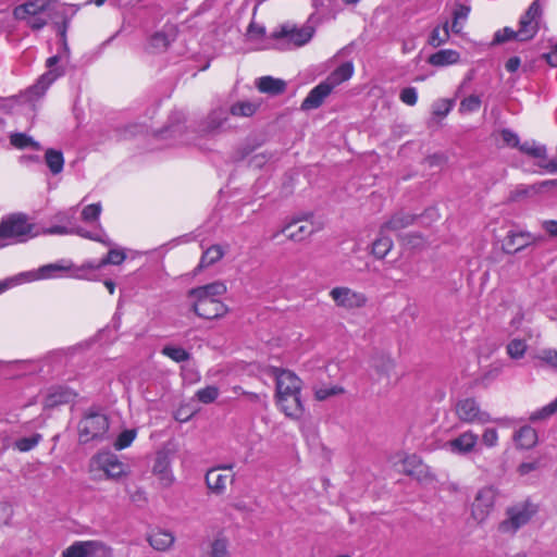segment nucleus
<instances>
[{
  "label": "nucleus",
  "instance_id": "obj_53",
  "mask_svg": "<svg viewBox=\"0 0 557 557\" xmlns=\"http://www.w3.org/2000/svg\"><path fill=\"white\" fill-rule=\"evenodd\" d=\"M517 39L518 40V33L517 30H513L510 27H505L500 30H497L494 35L493 44L499 45L504 44L508 40Z\"/></svg>",
  "mask_w": 557,
  "mask_h": 557
},
{
  "label": "nucleus",
  "instance_id": "obj_64",
  "mask_svg": "<svg viewBox=\"0 0 557 557\" xmlns=\"http://www.w3.org/2000/svg\"><path fill=\"white\" fill-rule=\"evenodd\" d=\"M63 401H65L63 394H50L45 399V407H53Z\"/></svg>",
  "mask_w": 557,
  "mask_h": 557
},
{
  "label": "nucleus",
  "instance_id": "obj_14",
  "mask_svg": "<svg viewBox=\"0 0 557 557\" xmlns=\"http://www.w3.org/2000/svg\"><path fill=\"white\" fill-rule=\"evenodd\" d=\"M233 465H224L210 469L206 473V484L208 488L216 495L223 494L227 482L234 481V475L228 476L220 473L221 470H232Z\"/></svg>",
  "mask_w": 557,
  "mask_h": 557
},
{
  "label": "nucleus",
  "instance_id": "obj_56",
  "mask_svg": "<svg viewBox=\"0 0 557 557\" xmlns=\"http://www.w3.org/2000/svg\"><path fill=\"white\" fill-rule=\"evenodd\" d=\"M500 136L506 146L511 147V148H518V146L520 144L518 134H516L515 132H512L509 128H504L500 132Z\"/></svg>",
  "mask_w": 557,
  "mask_h": 557
},
{
  "label": "nucleus",
  "instance_id": "obj_26",
  "mask_svg": "<svg viewBox=\"0 0 557 557\" xmlns=\"http://www.w3.org/2000/svg\"><path fill=\"white\" fill-rule=\"evenodd\" d=\"M257 87L261 92L276 96L285 91L286 83L272 76H263L258 79Z\"/></svg>",
  "mask_w": 557,
  "mask_h": 557
},
{
  "label": "nucleus",
  "instance_id": "obj_38",
  "mask_svg": "<svg viewBox=\"0 0 557 557\" xmlns=\"http://www.w3.org/2000/svg\"><path fill=\"white\" fill-rule=\"evenodd\" d=\"M374 370L379 375V380L381 379H389L391 372L395 368V363L393 359L386 356H381L374 360L373 363Z\"/></svg>",
  "mask_w": 557,
  "mask_h": 557
},
{
  "label": "nucleus",
  "instance_id": "obj_6",
  "mask_svg": "<svg viewBox=\"0 0 557 557\" xmlns=\"http://www.w3.org/2000/svg\"><path fill=\"white\" fill-rule=\"evenodd\" d=\"M330 297L335 305L346 310L360 309L368 302L363 293L356 292L346 286H337L330 290Z\"/></svg>",
  "mask_w": 557,
  "mask_h": 557
},
{
  "label": "nucleus",
  "instance_id": "obj_4",
  "mask_svg": "<svg viewBox=\"0 0 557 557\" xmlns=\"http://www.w3.org/2000/svg\"><path fill=\"white\" fill-rule=\"evenodd\" d=\"M458 420L468 424H485L491 421V416L481 409L480 404L473 397L458 399L454 407Z\"/></svg>",
  "mask_w": 557,
  "mask_h": 557
},
{
  "label": "nucleus",
  "instance_id": "obj_54",
  "mask_svg": "<svg viewBox=\"0 0 557 557\" xmlns=\"http://www.w3.org/2000/svg\"><path fill=\"white\" fill-rule=\"evenodd\" d=\"M85 541H77L62 552V557H86Z\"/></svg>",
  "mask_w": 557,
  "mask_h": 557
},
{
  "label": "nucleus",
  "instance_id": "obj_23",
  "mask_svg": "<svg viewBox=\"0 0 557 557\" xmlns=\"http://www.w3.org/2000/svg\"><path fill=\"white\" fill-rule=\"evenodd\" d=\"M277 403L287 417L299 418L304 412L300 394H289L277 398Z\"/></svg>",
  "mask_w": 557,
  "mask_h": 557
},
{
  "label": "nucleus",
  "instance_id": "obj_7",
  "mask_svg": "<svg viewBox=\"0 0 557 557\" xmlns=\"http://www.w3.org/2000/svg\"><path fill=\"white\" fill-rule=\"evenodd\" d=\"M193 311L202 319L213 320L223 317L227 307L218 298L194 297Z\"/></svg>",
  "mask_w": 557,
  "mask_h": 557
},
{
  "label": "nucleus",
  "instance_id": "obj_47",
  "mask_svg": "<svg viewBox=\"0 0 557 557\" xmlns=\"http://www.w3.org/2000/svg\"><path fill=\"white\" fill-rule=\"evenodd\" d=\"M219 388L214 385H209L205 388L198 389L196 393L197 399L202 404H212L219 396Z\"/></svg>",
  "mask_w": 557,
  "mask_h": 557
},
{
  "label": "nucleus",
  "instance_id": "obj_32",
  "mask_svg": "<svg viewBox=\"0 0 557 557\" xmlns=\"http://www.w3.org/2000/svg\"><path fill=\"white\" fill-rule=\"evenodd\" d=\"M517 149L532 158L540 159V161H546L547 159L546 147L544 145L536 144L534 140H528L519 144Z\"/></svg>",
  "mask_w": 557,
  "mask_h": 557
},
{
  "label": "nucleus",
  "instance_id": "obj_30",
  "mask_svg": "<svg viewBox=\"0 0 557 557\" xmlns=\"http://www.w3.org/2000/svg\"><path fill=\"white\" fill-rule=\"evenodd\" d=\"M125 258H126V255L124 253V251L117 250V249H111V250H109L108 255L103 259H101L98 263L88 262V263L84 264L83 268L97 270V269H100L108 264L117 265V264H121L125 260Z\"/></svg>",
  "mask_w": 557,
  "mask_h": 557
},
{
  "label": "nucleus",
  "instance_id": "obj_59",
  "mask_svg": "<svg viewBox=\"0 0 557 557\" xmlns=\"http://www.w3.org/2000/svg\"><path fill=\"white\" fill-rule=\"evenodd\" d=\"M541 360L545 363L549 364L553 368L557 369V350L555 349H545L541 355Z\"/></svg>",
  "mask_w": 557,
  "mask_h": 557
},
{
  "label": "nucleus",
  "instance_id": "obj_60",
  "mask_svg": "<svg viewBox=\"0 0 557 557\" xmlns=\"http://www.w3.org/2000/svg\"><path fill=\"white\" fill-rule=\"evenodd\" d=\"M540 469V461L533 460V461H525L519 465L518 472L520 475H527L532 471H535Z\"/></svg>",
  "mask_w": 557,
  "mask_h": 557
},
{
  "label": "nucleus",
  "instance_id": "obj_49",
  "mask_svg": "<svg viewBox=\"0 0 557 557\" xmlns=\"http://www.w3.org/2000/svg\"><path fill=\"white\" fill-rule=\"evenodd\" d=\"M256 109V104L251 102H237L231 107V113L235 116H251Z\"/></svg>",
  "mask_w": 557,
  "mask_h": 557
},
{
  "label": "nucleus",
  "instance_id": "obj_18",
  "mask_svg": "<svg viewBox=\"0 0 557 557\" xmlns=\"http://www.w3.org/2000/svg\"><path fill=\"white\" fill-rule=\"evenodd\" d=\"M332 87L324 81L310 90L301 103V110L318 109L324 99L332 92Z\"/></svg>",
  "mask_w": 557,
  "mask_h": 557
},
{
  "label": "nucleus",
  "instance_id": "obj_63",
  "mask_svg": "<svg viewBox=\"0 0 557 557\" xmlns=\"http://www.w3.org/2000/svg\"><path fill=\"white\" fill-rule=\"evenodd\" d=\"M27 25L33 30H39L47 25V20L41 17L40 15H33L27 17Z\"/></svg>",
  "mask_w": 557,
  "mask_h": 557
},
{
  "label": "nucleus",
  "instance_id": "obj_58",
  "mask_svg": "<svg viewBox=\"0 0 557 557\" xmlns=\"http://www.w3.org/2000/svg\"><path fill=\"white\" fill-rule=\"evenodd\" d=\"M482 442L487 447H494L498 442V434L496 429H486L482 435Z\"/></svg>",
  "mask_w": 557,
  "mask_h": 557
},
{
  "label": "nucleus",
  "instance_id": "obj_11",
  "mask_svg": "<svg viewBox=\"0 0 557 557\" xmlns=\"http://www.w3.org/2000/svg\"><path fill=\"white\" fill-rule=\"evenodd\" d=\"M276 377V397L281 398L289 394H300L301 381L292 371L284 369H274Z\"/></svg>",
  "mask_w": 557,
  "mask_h": 557
},
{
  "label": "nucleus",
  "instance_id": "obj_27",
  "mask_svg": "<svg viewBox=\"0 0 557 557\" xmlns=\"http://www.w3.org/2000/svg\"><path fill=\"white\" fill-rule=\"evenodd\" d=\"M459 59L460 54L458 51L453 49H443L431 54L428 62L433 66H447L457 63Z\"/></svg>",
  "mask_w": 557,
  "mask_h": 557
},
{
  "label": "nucleus",
  "instance_id": "obj_39",
  "mask_svg": "<svg viewBox=\"0 0 557 557\" xmlns=\"http://www.w3.org/2000/svg\"><path fill=\"white\" fill-rule=\"evenodd\" d=\"M73 230H74L73 234L79 235L84 238H88V239H91L95 242L102 243L108 246L111 245V242L107 238V235L100 225H98L97 232H89V231L84 230L81 226L73 227Z\"/></svg>",
  "mask_w": 557,
  "mask_h": 557
},
{
  "label": "nucleus",
  "instance_id": "obj_10",
  "mask_svg": "<svg viewBox=\"0 0 557 557\" xmlns=\"http://www.w3.org/2000/svg\"><path fill=\"white\" fill-rule=\"evenodd\" d=\"M227 122V113L223 109L212 110L206 119L199 124L197 132L201 136H215L221 132L225 131V124Z\"/></svg>",
  "mask_w": 557,
  "mask_h": 557
},
{
  "label": "nucleus",
  "instance_id": "obj_48",
  "mask_svg": "<svg viewBox=\"0 0 557 557\" xmlns=\"http://www.w3.org/2000/svg\"><path fill=\"white\" fill-rule=\"evenodd\" d=\"M136 435L137 432L135 429H128L121 432L114 442L115 449L122 450L124 448H127L133 443Z\"/></svg>",
  "mask_w": 557,
  "mask_h": 557
},
{
  "label": "nucleus",
  "instance_id": "obj_34",
  "mask_svg": "<svg viewBox=\"0 0 557 557\" xmlns=\"http://www.w3.org/2000/svg\"><path fill=\"white\" fill-rule=\"evenodd\" d=\"M224 256V252L219 245H213L209 247L201 256L200 262L198 267L196 268L197 271H200L205 268H208L215 262H218L222 257Z\"/></svg>",
  "mask_w": 557,
  "mask_h": 557
},
{
  "label": "nucleus",
  "instance_id": "obj_46",
  "mask_svg": "<svg viewBox=\"0 0 557 557\" xmlns=\"http://www.w3.org/2000/svg\"><path fill=\"white\" fill-rule=\"evenodd\" d=\"M101 211H102V207H101L100 202L88 205L82 210V214H81L82 221H84L86 223L96 222L99 220Z\"/></svg>",
  "mask_w": 557,
  "mask_h": 557
},
{
  "label": "nucleus",
  "instance_id": "obj_61",
  "mask_svg": "<svg viewBox=\"0 0 557 557\" xmlns=\"http://www.w3.org/2000/svg\"><path fill=\"white\" fill-rule=\"evenodd\" d=\"M74 230L73 227H67L64 225H53L46 230H44V234L48 235H66V234H73Z\"/></svg>",
  "mask_w": 557,
  "mask_h": 557
},
{
  "label": "nucleus",
  "instance_id": "obj_57",
  "mask_svg": "<svg viewBox=\"0 0 557 557\" xmlns=\"http://www.w3.org/2000/svg\"><path fill=\"white\" fill-rule=\"evenodd\" d=\"M399 98L404 103L414 106L418 100L417 89L414 87H406L400 91Z\"/></svg>",
  "mask_w": 557,
  "mask_h": 557
},
{
  "label": "nucleus",
  "instance_id": "obj_50",
  "mask_svg": "<svg viewBox=\"0 0 557 557\" xmlns=\"http://www.w3.org/2000/svg\"><path fill=\"white\" fill-rule=\"evenodd\" d=\"M527 350V344L522 339H512L507 345V352L513 359H520L523 357Z\"/></svg>",
  "mask_w": 557,
  "mask_h": 557
},
{
  "label": "nucleus",
  "instance_id": "obj_35",
  "mask_svg": "<svg viewBox=\"0 0 557 557\" xmlns=\"http://www.w3.org/2000/svg\"><path fill=\"white\" fill-rule=\"evenodd\" d=\"M393 240L389 236L384 235V231L380 230V236L372 244V253L383 259L392 249Z\"/></svg>",
  "mask_w": 557,
  "mask_h": 557
},
{
  "label": "nucleus",
  "instance_id": "obj_41",
  "mask_svg": "<svg viewBox=\"0 0 557 557\" xmlns=\"http://www.w3.org/2000/svg\"><path fill=\"white\" fill-rule=\"evenodd\" d=\"M170 42L171 39L164 32H157L149 39V48L153 52H161L169 47Z\"/></svg>",
  "mask_w": 557,
  "mask_h": 557
},
{
  "label": "nucleus",
  "instance_id": "obj_15",
  "mask_svg": "<svg viewBox=\"0 0 557 557\" xmlns=\"http://www.w3.org/2000/svg\"><path fill=\"white\" fill-rule=\"evenodd\" d=\"M479 437L472 431H466L446 443L447 449L456 455H468L472 453L478 444Z\"/></svg>",
  "mask_w": 557,
  "mask_h": 557
},
{
  "label": "nucleus",
  "instance_id": "obj_24",
  "mask_svg": "<svg viewBox=\"0 0 557 557\" xmlns=\"http://www.w3.org/2000/svg\"><path fill=\"white\" fill-rule=\"evenodd\" d=\"M299 222L300 220H294L288 223L282 231L286 237L294 242H300L314 232L311 223L298 225Z\"/></svg>",
  "mask_w": 557,
  "mask_h": 557
},
{
  "label": "nucleus",
  "instance_id": "obj_33",
  "mask_svg": "<svg viewBox=\"0 0 557 557\" xmlns=\"http://www.w3.org/2000/svg\"><path fill=\"white\" fill-rule=\"evenodd\" d=\"M148 541L154 549L165 550L174 543V536L168 531H158L150 534Z\"/></svg>",
  "mask_w": 557,
  "mask_h": 557
},
{
  "label": "nucleus",
  "instance_id": "obj_19",
  "mask_svg": "<svg viewBox=\"0 0 557 557\" xmlns=\"http://www.w3.org/2000/svg\"><path fill=\"white\" fill-rule=\"evenodd\" d=\"M48 16L52 20L58 18L60 21H54V27L60 36L61 42V54L62 58H69L70 48L66 40V32L71 22V17L67 15L66 11L63 9L61 11H55L53 14H48Z\"/></svg>",
  "mask_w": 557,
  "mask_h": 557
},
{
  "label": "nucleus",
  "instance_id": "obj_5",
  "mask_svg": "<svg viewBox=\"0 0 557 557\" xmlns=\"http://www.w3.org/2000/svg\"><path fill=\"white\" fill-rule=\"evenodd\" d=\"M542 13L540 1H533L520 17L519 29L517 30L519 41L531 40L536 35L540 28Z\"/></svg>",
  "mask_w": 557,
  "mask_h": 557
},
{
  "label": "nucleus",
  "instance_id": "obj_62",
  "mask_svg": "<svg viewBox=\"0 0 557 557\" xmlns=\"http://www.w3.org/2000/svg\"><path fill=\"white\" fill-rule=\"evenodd\" d=\"M470 13V7L466 4L458 3L453 12V17L455 18V23L460 20H467Z\"/></svg>",
  "mask_w": 557,
  "mask_h": 557
},
{
  "label": "nucleus",
  "instance_id": "obj_51",
  "mask_svg": "<svg viewBox=\"0 0 557 557\" xmlns=\"http://www.w3.org/2000/svg\"><path fill=\"white\" fill-rule=\"evenodd\" d=\"M557 412V398L552 401L550 404L544 406L542 409L533 412L530 417L531 421H539L547 419L548 417L553 416Z\"/></svg>",
  "mask_w": 557,
  "mask_h": 557
},
{
  "label": "nucleus",
  "instance_id": "obj_29",
  "mask_svg": "<svg viewBox=\"0 0 557 557\" xmlns=\"http://www.w3.org/2000/svg\"><path fill=\"white\" fill-rule=\"evenodd\" d=\"M513 440L518 447L530 449L535 446L537 442V433L533 428L524 425L515 433Z\"/></svg>",
  "mask_w": 557,
  "mask_h": 557
},
{
  "label": "nucleus",
  "instance_id": "obj_8",
  "mask_svg": "<svg viewBox=\"0 0 557 557\" xmlns=\"http://www.w3.org/2000/svg\"><path fill=\"white\" fill-rule=\"evenodd\" d=\"M494 503L495 492L492 487H484L480 490L472 503V518L479 523L483 522L492 511Z\"/></svg>",
  "mask_w": 557,
  "mask_h": 557
},
{
  "label": "nucleus",
  "instance_id": "obj_55",
  "mask_svg": "<svg viewBox=\"0 0 557 557\" xmlns=\"http://www.w3.org/2000/svg\"><path fill=\"white\" fill-rule=\"evenodd\" d=\"M453 108V101L441 99L433 104V114L436 116H446Z\"/></svg>",
  "mask_w": 557,
  "mask_h": 557
},
{
  "label": "nucleus",
  "instance_id": "obj_17",
  "mask_svg": "<svg viewBox=\"0 0 557 557\" xmlns=\"http://www.w3.org/2000/svg\"><path fill=\"white\" fill-rule=\"evenodd\" d=\"M170 466L171 460L168 453H157L152 467V473L158 476L160 483L165 487L170 486L174 480Z\"/></svg>",
  "mask_w": 557,
  "mask_h": 557
},
{
  "label": "nucleus",
  "instance_id": "obj_2",
  "mask_svg": "<svg viewBox=\"0 0 557 557\" xmlns=\"http://www.w3.org/2000/svg\"><path fill=\"white\" fill-rule=\"evenodd\" d=\"M537 512V506L527 500L507 508V518L499 523L498 530L502 533H516L525 525Z\"/></svg>",
  "mask_w": 557,
  "mask_h": 557
},
{
  "label": "nucleus",
  "instance_id": "obj_25",
  "mask_svg": "<svg viewBox=\"0 0 557 557\" xmlns=\"http://www.w3.org/2000/svg\"><path fill=\"white\" fill-rule=\"evenodd\" d=\"M226 293V286L223 282L216 281L189 290V297L216 298Z\"/></svg>",
  "mask_w": 557,
  "mask_h": 557
},
{
  "label": "nucleus",
  "instance_id": "obj_31",
  "mask_svg": "<svg viewBox=\"0 0 557 557\" xmlns=\"http://www.w3.org/2000/svg\"><path fill=\"white\" fill-rule=\"evenodd\" d=\"M45 161L53 175L62 172L64 166V158L62 151L52 148L47 149L45 153Z\"/></svg>",
  "mask_w": 557,
  "mask_h": 557
},
{
  "label": "nucleus",
  "instance_id": "obj_3",
  "mask_svg": "<svg viewBox=\"0 0 557 557\" xmlns=\"http://www.w3.org/2000/svg\"><path fill=\"white\" fill-rule=\"evenodd\" d=\"M109 430V420L106 414L89 412L78 423L81 443H88L94 440H102Z\"/></svg>",
  "mask_w": 557,
  "mask_h": 557
},
{
  "label": "nucleus",
  "instance_id": "obj_28",
  "mask_svg": "<svg viewBox=\"0 0 557 557\" xmlns=\"http://www.w3.org/2000/svg\"><path fill=\"white\" fill-rule=\"evenodd\" d=\"M354 74V65L351 62H345L336 67L325 79V82L334 89L339 84L348 81Z\"/></svg>",
  "mask_w": 557,
  "mask_h": 557
},
{
  "label": "nucleus",
  "instance_id": "obj_44",
  "mask_svg": "<svg viewBox=\"0 0 557 557\" xmlns=\"http://www.w3.org/2000/svg\"><path fill=\"white\" fill-rule=\"evenodd\" d=\"M210 557H230L228 541L225 537H216L210 545Z\"/></svg>",
  "mask_w": 557,
  "mask_h": 557
},
{
  "label": "nucleus",
  "instance_id": "obj_1",
  "mask_svg": "<svg viewBox=\"0 0 557 557\" xmlns=\"http://www.w3.org/2000/svg\"><path fill=\"white\" fill-rule=\"evenodd\" d=\"M35 225L28 222L24 213H12L2 218L0 222V240L12 239L16 243H24L28 238L37 236L34 232ZM0 244V247L5 246Z\"/></svg>",
  "mask_w": 557,
  "mask_h": 557
},
{
  "label": "nucleus",
  "instance_id": "obj_22",
  "mask_svg": "<svg viewBox=\"0 0 557 557\" xmlns=\"http://www.w3.org/2000/svg\"><path fill=\"white\" fill-rule=\"evenodd\" d=\"M403 472L406 475L420 480L426 475L428 467L422 462L421 458L416 454L407 455L401 461Z\"/></svg>",
  "mask_w": 557,
  "mask_h": 557
},
{
  "label": "nucleus",
  "instance_id": "obj_20",
  "mask_svg": "<svg viewBox=\"0 0 557 557\" xmlns=\"http://www.w3.org/2000/svg\"><path fill=\"white\" fill-rule=\"evenodd\" d=\"M48 10V0H29L14 9V16L18 20H26L28 16L41 15Z\"/></svg>",
  "mask_w": 557,
  "mask_h": 557
},
{
  "label": "nucleus",
  "instance_id": "obj_40",
  "mask_svg": "<svg viewBox=\"0 0 557 557\" xmlns=\"http://www.w3.org/2000/svg\"><path fill=\"white\" fill-rule=\"evenodd\" d=\"M449 39V30H448V23L446 22L443 27L440 26L435 27L430 37H429V44L433 47H440L441 45L447 42Z\"/></svg>",
  "mask_w": 557,
  "mask_h": 557
},
{
  "label": "nucleus",
  "instance_id": "obj_9",
  "mask_svg": "<svg viewBox=\"0 0 557 557\" xmlns=\"http://www.w3.org/2000/svg\"><path fill=\"white\" fill-rule=\"evenodd\" d=\"M62 59L61 52L47 59L46 65L49 71L40 76L38 82L30 87L29 92L41 96L46 92L49 86L60 76L64 74L63 70L55 67Z\"/></svg>",
  "mask_w": 557,
  "mask_h": 557
},
{
  "label": "nucleus",
  "instance_id": "obj_16",
  "mask_svg": "<svg viewBox=\"0 0 557 557\" xmlns=\"http://www.w3.org/2000/svg\"><path fill=\"white\" fill-rule=\"evenodd\" d=\"M96 460L98 467L106 473L108 479H117L125 473L124 463L114 454H99Z\"/></svg>",
  "mask_w": 557,
  "mask_h": 557
},
{
  "label": "nucleus",
  "instance_id": "obj_52",
  "mask_svg": "<svg viewBox=\"0 0 557 557\" xmlns=\"http://www.w3.org/2000/svg\"><path fill=\"white\" fill-rule=\"evenodd\" d=\"M481 107V99L476 95H470L460 102L461 112H475Z\"/></svg>",
  "mask_w": 557,
  "mask_h": 557
},
{
  "label": "nucleus",
  "instance_id": "obj_45",
  "mask_svg": "<svg viewBox=\"0 0 557 557\" xmlns=\"http://www.w3.org/2000/svg\"><path fill=\"white\" fill-rule=\"evenodd\" d=\"M314 396L318 400H325L332 396L339 395L344 393V388L337 385L331 386H314Z\"/></svg>",
  "mask_w": 557,
  "mask_h": 557
},
{
  "label": "nucleus",
  "instance_id": "obj_13",
  "mask_svg": "<svg viewBox=\"0 0 557 557\" xmlns=\"http://www.w3.org/2000/svg\"><path fill=\"white\" fill-rule=\"evenodd\" d=\"M313 28L310 26H305L301 28H292L283 26L281 30L274 32L272 34V38L274 39H287L288 42L293 44L295 47H301L310 41L313 36Z\"/></svg>",
  "mask_w": 557,
  "mask_h": 557
},
{
  "label": "nucleus",
  "instance_id": "obj_42",
  "mask_svg": "<svg viewBox=\"0 0 557 557\" xmlns=\"http://www.w3.org/2000/svg\"><path fill=\"white\" fill-rule=\"evenodd\" d=\"M161 352L175 362H183L190 359V354L184 348L177 346H164Z\"/></svg>",
  "mask_w": 557,
  "mask_h": 557
},
{
  "label": "nucleus",
  "instance_id": "obj_43",
  "mask_svg": "<svg viewBox=\"0 0 557 557\" xmlns=\"http://www.w3.org/2000/svg\"><path fill=\"white\" fill-rule=\"evenodd\" d=\"M41 437L39 433H35L29 437L18 438L13 443V447L23 453L29 451L39 444Z\"/></svg>",
  "mask_w": 557,
  "mask_h": 557
},
{
  "label": "nucleus",
  "instance_id": "obj_36",
  "mask_svg": "<svg viewBox=\"0 0 557 557\" xmlns=\"http://www.w3.org/2000/svg\"><path fill=\"white\" fill-rule=\"evenodd\" d=\"M10 144L17 149L32 148L34 150H40L41 146L38 141L34 140L33 137L25 133H13L10 135Z\"/></svg>",
  "mask_w": 557,
  "mask_h": 557
},
{
  "label": "nucleus",
  "instance_id": "obj_21",
  "mask_svg": "<svg viewBox=\"0 0 557 557\" xmlns=\"http://www.w3.org/2000/svg\"><path fill=\"white\" fill-rule=\"evenodd\" d=\"M418 215L411 214L405 211H398L394 213L388 221H386L381 227L382 231L398 232L406 228L414 223Z\"/></svg>",
  "mask_w": 557,
  "mask_h": 557
},
{
  "label": "nucleus",
  "instance_id": "obj_37",
  "mask_svg": "<svg viewBox=\"0 0 557 557\" xmlns=\"http://www.w3.org/2000/svg\"><path fill=\"white\" fill-rule=\"evenodd\" d=\"M86 557H111V548L99 541H85Z\"/></svg>",
  "mask_w": 557,
  "mask_h": 557
},
{
  "label": "nucleus",
  "instance_id": "obj_12",
  "mask_svg": "<svg viewBox=\"0 0 557 557\" xmlns=\"http://www.w3.org/2000/svg\"><path fill=\"white\" fill-rule=\"evenodd\" d=\"M536 242V237L529 232L509 231L503 243L505 253L515 255L531 244Z\"/></svg>",
  "mask_w": 557,
  "mask_h": 557
}]
</instances>
